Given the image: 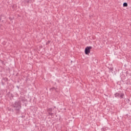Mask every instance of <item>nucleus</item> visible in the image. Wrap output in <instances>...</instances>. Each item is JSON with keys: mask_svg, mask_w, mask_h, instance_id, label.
Segmentation results:
<instances>
[{"mask_svg": "<svg viewBox=\"0 0 131 131\" xmlns=\"http://www.w3.org/2000/svg\"><path fill=\"white\" fill-rule=\"evenodd\" d=\"M4 80H5V81H8V78H4Z\"/></svg>", "mask_w": 131, "mask_h": 131, "instance_id": "9", "label": "nucleus"}, {"mask_svg": "<svg viewBox=\"0 0 131 131\" xmlns=\"http://www.w3.org/2000/svg\"><path fill=\"white\" fill-rule=\"evenodd\" d=\"M20 103H21V101H16L14 103L12 104V106L14 108H16V110H17V111H19V110H20V109L21 108V105H20Z\"/></svg>", "mask_w": 131, "mask_h": 131, "instance_id": "1", "label": "nucleus"}, {"mask_svg": "<svg viewBox=\"0 0 131 131\" xmlns=\"http://www.w3.org/2000/svg\"><path fill=\"white\" fill-rule=\"evenodd\" d=\"M52 111H53V109L52 108H49L47 109V112L49 115H50L51 116H53V115H54V114L52 113Z\"/></svg>", "mask_w": 131, "mask_h": 131, "instance_id": "4", "label": "nucleus"}, {"mask_svg": "<svg viewBox=\"0 0 131 131\" xmlns=\"http://www.w3.org/2000/svg\"><path fill=\"white\" fill-rule=\"evenodd\" d=\"M51 42V41L50 40H49L47 42V45H48V43H50Z\"/></svg>", "mask_w": 131, "mask_h": 131, "instance_id": "10", "label": "nucleus"}, {"mask_svg": "<svg viewBox=\"0 0 131 131\" xmlns=\"http://www.w3.org/2000/svg\"><path fill=\"white\" fill-rule=\"evenodd\" d=\"M127 101H128V102H129V99H127Z\"/></svg>", "mask_w": 131, "mask_h": 131, "instance_id": "11", "label": "nucleus"}, {"mask_svg": "<svg viewBox=\"0 0 131 131\" xmlns=\"http://www.w3.org/2000/svg\"><path fill=\"white\" fill-rule=\"evenodd\" d=\"M19 101H20V102L21 101V102H25V98L21 97L19 98Z\"/></svg>", "mask_w": 131, "mask_h": 131, "instance_id": "5", "label": "nucleus"}, {"mask_svg": "<svg viewBox=\"0 0 131 131\" xmlns=\"http://www.w3.org/2000/svg\"><path fill=\"white\" fill-rule=\"evenodd\" d=\"M92 46L86 47L84 51L85 54L86 55H89L90 53H91V50H92Z\"/></svg>", "mask_w": 131, "mask_h": 131, "instance_id": "3", "label": "nucleus"}, {"mask_svg": "<svg viewBox=\"0 0 131 131\" xmlns=\"http://www.w3.org/2000/svg\"><path fill=\"white\" fill-rule=\"evenodd\" d=\"M128 5L127 3H124L123 4V7H127Z\"/></svg>", "mask_w": 131, "mask_h": 131, "instance_id": "8", "label": "nucleus"}, {"mask_svg": "<svg viewBox=\"0 0 131 131\" xmlns=\"http://www.w3.org/2000/svg\"><path fill=\"white\" fill-rule=\"evenodd\" d=\"M57 88H55V87H53L52 88H50V91H55V92H57Z\"/></svg>", "mask_w": 131, "mask_h": 131, "instance_id": "6", "label": "nucleus"}, {"mask_svg": "<svg viewBox=\"0 0 131 131\" xmlns=\"http://www.w3.org/2000/svg\"><path fill=\"white\" fill-rule=\"evenodd\" d=\"M2 17H3L4 18H6V16H5V15H0V22H1V21H2Z\"/></svg>", "mask_w": 131, "mask_h": 131, "instance_id": "7", "label": "nucleus"}, {"mask_svg": "<svg viewBox=\"0 0 131 131\" xmlns=\"http://www.w3.org/2000/svg\"><path fill=\"white\" fill-rule=\"evenodd\" d=\"M54 108H56V106H55Z\"/></svg>", "mask_w": 131, "mask_h": 131, "instance_id": "12", "label": "nucleus"}, {"mask_svg": "<svg viewBox=\"0 0 131 131\" xmlns=\"http://www.w3.org/2000/svg\"><path fill=\"white\" fill-rule=\"evenodd\" d=\"M115 98H117L118 97V98L120 97L121 99H123V97H124V93L119 91L115 94Z\"/></svg>", "mask_w": 131, "mask_h": 131, "instance_id": "2", "label": "nucleus"}]
</instances>
